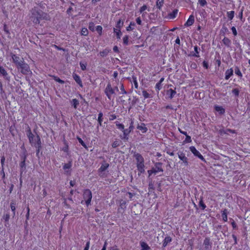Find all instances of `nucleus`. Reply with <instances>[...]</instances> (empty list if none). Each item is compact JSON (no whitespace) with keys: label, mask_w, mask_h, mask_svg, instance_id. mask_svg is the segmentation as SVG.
Wrapping results in <instances>:
<instances>
[{"label":"nucleus","mask_w":250,"mask_h":250,"mask_svg":"<svg viewBox=\"0 0 250 250\" xmlns=\"http://www.w3.org/2000/svg\"><path fill=\"white\" fill-rule=\"evenodd\" d=\"M30 19L35 24H39L42 20H47L48 16L46 13L38 7H34L30 10Z\"/></svg>","instance_id":"nucleus-1"},{"label":"nucleus","mask_w":250,"mask_h":250,"mask_svg":"<svg viewBox=\"0 0 250 250\" xmlns=\"http://www.w3.org/2000/svg\"><path fill=\"white\" fill-rule=\"evenodd\" d=\"M16 67L23 75H27L31 72L29 65L25 63L24 61L20 63Z\"/></svg>","instance_id":"nucleus-2"},{"label":"nucleus","mask_w":250,"mask_h":250,"mask_svg":"<svg viewBox=\"0 0 250 250\" xmlns=\"http://www.w3.org/2000/svg\"><path fill=\"white\" fill-rule=\"evenodd\" d=\"M83 196L87 207L89 206L91 204L92 198L91 191L89 189H84L83 192Z\"/></svg>","instance_id":"nucleus-3"},{"label":"nucleus","mask_w":250,"mask_h":250,"mask_svg":"<svg viewBox=\"0 0 250 250\" xmlns=\"http://www.w3.org/2000/svg\"><path fill=\"white\" fill-rule=\"evenodd\" d=\"M162 164L160 162H157L155 164V167L150 170H148L147 172L150 176L152 173L156 174L158 172H163V169L162 167Z\"/></svg>","instance_id":"nucleus-4"},{"label":"nucleus","mask_w":250,"mask_h":250,"mask_svg":"<svg viewBox=\"0 0 250 250\" xmlns=\"http://www.w3.org/2000/svg\"><path fill=\"white\" fill-rule=\"evenodd\" d=\"M134 129V126H133V122L131 121L130 124V126L127 129H125V130H124V134L123 136L120 135V138L124 140L125 141H128V135L130 133L131 131H132Z\"/></svg>","instance_id":"nucleus-5"},{"label":"nucleus","mask_w":250,"mask_h":250,"mask_svg":"<svg viewBox=\"0 0 250 250\" xmlns=\"http://www.w3.org/2000/svg\"><path fill=\"white\" fill-rule=\"evenodd\" d=\"M27 154L26 153V151L21 156V161L20 163V172L21 174L26 169L25 161L27 158Z\"/></svg>","instance_id":"nucleus-6"},{"label":"nucleus","mask_w":250,"mask_h":250,"mask_svg":"<svg viewBox=\"0 0 250 250\" xmlns=\"http://www.w3.org/2000/svg\"><path fill=\"white\" fill-rule=\"evenodd\" d=\"M104 93L109 100L111 99V95L115 94L114 89L112 87L110 83L106 86L104 89Z\"/></svg>","instance_id":"nucleus-7"},{"label":"nucleus","mask_w":250,"mask_h":250,"mask_svg":"<svg viewBox=\"0 0 250 250\" xmlns=\"http://www.w3.org/2000/svg\"><path fill=\"white\" fill-rule=\"evenodd\" d=\"M29 143L32 146H38V145H42L41 138L37 134L35 138L31 139Z\"/></svg>","instance_id":"nucleus-8"},{"label":"nucleus","mask_w":250,"mask_h":250,"mask_svg":"<svg viewBox=\"0 0 250 250\" xmlns=\"http://www.w3.org/2000/svg\"><path fill=\"white\" fill-rule=\"evenodd\" d=\"M189 149L191 151V152L194 154V155L196 157H197L199 158L200 160L204 162H206L205 159L203 157V156L201 154V153L198 151L196 148L193 146H191L189 147Z\"/></svg>","instance_id":"nucleus-9"},{"label":"nucleus","mask_w":250,"mask_h":250,"mask_svg":"<svg viewBox=\"0 0 250 250\" xmlns=\"http://www.w3.org/2000/svg\"><path fill=\"white\" fill-rule=\"evenodd\" d=\"M11 57L12 58L13 62L15 63L16 66H17L20 64V63L24 61L23 58H20L19 56L13 53H11Z\"/></svg>","instance_id":"nucleus-10"},{"label":"nucleus","mask_w":250,"mask_h":250,"mask_svg":"<svg viewBox=\"0 0 250 250\" xmlns=\"http://www.w3.org/2000/svg\"><path fill=\"white\" fill-rule=\"evenodd\" d=\"M5 157L3 156L1 158V170L0 171V174L2 175V179L3 181V182L5 184V174L4 171V162H5Z\"/></svg>","instance_id":"nucleus-11"},{"label":"nucleus","mask_w":250,"mask_h":250,"mask_svg":"<svg viewBox=\"0 0 250 250\" xmlns=\"http://www.w3.org/2000/svg\"><path fill=\"white\" fill-rule=\"evenodd\" d=\"M109 166V165L107 163H104L102 164L101 167L98 169L99 175L100 177H104L103 172Z\"/></svg>","instance_id":"nucleus-12"},{"label":"nucleus","mask_w":250,"mask_h":250,"mask_svg":"<svg viewBox=\"0 0 250 250\" xmlns=\"http://www.w3.org/2000/svg\"><path fill=\"white\" fill-rule=\"evenodd\" d=\"M134 156L135 157L137 161V164H144V159L140 153H134Z\"/></svg>","instance_id":"nucleus-13"},{"label":"nucleus","mask_w":250,"mask_h":250,"mask_svg":"<svg viewBox=\"0 0 250 250\" xmlns=\"http://www.w3.org/2000/svg\"><path fill=\"white\" fill-rule=\"evenodd\" d=\"M0 74H1L4 78L8 81H10V77L5 69L0 65Z\"/></svg>","instance_id":"nucleus-14"},{"label":"nucleus","mask_w":250,"mask_h":250,"mask_svg":"<svg viewBox=\"0 0 250 250\" xmlns=\"http://www.w3.org/2000/svg\"><path fill=\"white\" fill-rule=\"evenodd\" d=\"M137 128L141 131L143 133H146L148 130L147 128L146 127V125L143 123L138 124Z\"/></svg>","instance_id":"nucleus-15"},{"label":"nucleus","mask_w":250,"mask_h":250,"mask_svg":"<svg viewBox=\"0 0 250 250\" xmlns=\"http://www.w3.org/2000/svg\"><path fill=\"white\" fill-rule=\"evenodd\" d=\"M179 158L182 160L183 163L185 164V165L188 166V158L187 157H186L185 154L183 152H180L178 153Z\"/></svg>","instance_id":"nucleus-16"},{"label":"nucleus","mask_w":250,"mask_h":250,"mask_svg":"<svg viewBox=\"0 0 250 250\" xmlns=\"http://www.w3.org/2000/svg\"><path fill=\"white\" fill-rule=\"evenodd\" d=\"M17 203L15 200H12L10 203V208L13 213V217L14 218L16 214Z\"/></svg>","instance_id":"nucleus-17"},{"label":"nucleus","mask_w":250,"mask_h":250,"mask_svg":"<svg viewBox=\"0 0 250 250\" xmlns=\"http://www.w3.org/2000/svg\"><path fill=\"white\" fill-rule=\"evenodd\" d=\"M26 132L27 136L28 137L29 141H31V139L35 138L36 136L32 133L31 130L28 125L26 128Z\"/></svg>","instance_id":"nucleus-18"},{"label":"nucleus","mask_w":250,"mask_h":250,"mask_svg":"<svg viewBox=\"0 0 250 250\" xmlns=\"http://www.w3.org/2000/svg\"><path fill=\"white\" fill-rule=\"evenodd\" d=\"M194 22V17L191 15L189 16L188 19V20L187 22L185 23V26H187V27L190 26L193 24Z\"/></svg>","instance_id":"nucleus-19"},{"label":"nucleus","mask_w":250,"mask_h":250,"mask_svg":"<svg viewBox=\"0 0 250 250\" xmlns=\"http://www.w3.org/2000/svg\"><path fill=\"white\" fill-rule=\"evenodd\" d=\"M203 245L204 246V248L206 250H208L210 247H211V243L210 241V239L208 237H206L203 243Z\"/></svg>","instance_id":"nucleus-20"},{"label":"nucleus","mask_w":250,"mask_h":250,"mask_svg":"<svg viewBox=\"0 0 250 250\" xmlns=\"http://www.w3.org/2000/svg\"><path fill=\"white\" fill-rule=\"evenodd\" d=\"M73 78L76 82L81 86H83V83L80 76L76 73L73 74Z\"/></svg>","instance_id":"nucleus-21"},{"label":"nucleus","mask_w":250,"mask_h":250,"mask_svg":"<svg viewBox=\"0 0 250 250\" xmlns=\"http://www.w3.org/2000/svg\"><path fill=\"white\" fill-rule=\"evenodd\" d=\"M176 93V92L175 90L172 89H170L167 90L166 92L167 95L168 96V98L170 99H172L174 97Z\"/></svg>","instance_id":"nucleus-22"},{"label":"nucleus","mask_w":250,"mask_h":250,"mask_svg":"<svg viewBox=\"0 0 250 250\" xmlns=\"http://www.w3.org/2000/svg\"><path fill=\"white\" fill-rule=\"evenodd\" d=\"M214 109L216 111L219 112L221 115L224 114L225 112V109L221 106L216 105L214 106Z\"/></svg>","instance_id":"nucleus-23"},{"label":"nucleus","mask_w":250,"mask_h":250,"mask_svg":"<svg viewBox=\"0 0 250 250\" xmlns=\"http://www.w3.org/2000/svg\"><path fill=\"white\" fill-rule=\"evenodd\" d=\"M233 73V70L232 68L228 69L225 73V79L228 80L232 75Z\"/></svg>","instance_id":"nucleus-24"},{"label":"nucleus","mask_w":250,"mask_h":250,"mask_svg":"<svg viewBox=\"0 0 250 250\" xmlns=\"http://www.w3.org/2000/svg\"><path fill=\"white\" fill-rule=\"evenodd\" d=\"M222 42L224 43V44L227 46L228 47H230L231 42L230 40H229L228 38L226 37H224V38L222 40Z\"/></svg>","instance_id":"nucleus-25"},{"label":"nucleus","mask_w":250,"mask_h":250,"mask_svg":"<svg viewBox=\"0 0 250 250\" xmlns=\"http://www.w3.org/2000/svg\"><path fill=\"white\" fill-rule=\"evenodd\" d=\"M137 167L138 170L140 172V173H139V175H140L141 173H144V172H145V169H144L145 165H144V164H137Z\"/></svg>","instance_id":"nucleus-26"},{"label":"nucleus","mask_w":250,"mask_h":250,"mask_svg":"<svg viewBox=\"0 0 250 250\" xmlns=\"http://www.w3.org/2000/svg\"><path fill=\"white\" fill-rule=\"evenodd\" d=\"M2 219L4 220L5 222V226L7 227V225H9V220L10 219V215L9 213H6L5 214H4Z\"/></svg>","instance_id":"nucleus-27"},{"label":"nucleus","mask_w":250,"mask_h":250,"mask_svg":"<svg viewBox=\"0 0 250 250\" xmlns=\"http://www.w3.org/2000/svg\"><path fill=\"white\" fill-rule=\"evenodd\" d=\"M171 238L170 236H167L166 237L163 241V246L166 247L167 245L171 241Z\"/></svg>","instance_id":"nucleus-28"},{"label":"nucleus","mask_w":250,"mask_h":250,"mask_svg":"<svg viewBox=\"0 0 250 250\" xmlns=\"http://www.w3.org/2000/svg\"><path fill=\"white\" fill-rule=\"evenodd\" d=\"M194 50L195 53H194V54H192L193 55V57L199 58L200 57L199 51V50H200V48H199L197 45H195L194 47Z\"/></svg>","instance_id":"nucleus-29"},{"label":"nucleus","mask_w":250,"mask_h":250,"mask_svg":"<svg viewBox=\"0 0 250 250\" xmlns=\"http://www.w3.org/2000/svg\"><path fill=\"white\" fill-rule=\"evenodd\" d=\"M199 206L202 210H204L206 208V205L204 203L203 197H200L199 202Z\"/></svg>","instance_id":"nucleus-30"},{"label":"nucleus","mask_w":250,"mask_h":250,"mask_svg":"<svg viewBox=\"0 0 250 250\" xmlns=\"http://www.w3.org/2000/svg\"><path fill=\"white\" fill-rule=\"evenodd\" d=\"M177 13H178V10L174 9L171 13H170L168 14V16L170 19H173L176 17Z\"/></svg>","instance_id":"nucleus-31"},{"label":"nucleus","mask_w":250,"mask_h":250,"mask_svg":"<svg viewBox=\"0 0 250 250\" xmlns=\"http://www.w3.org/2000/svg\"><path fill=\"white\" fill-rule=\"evenodd\" d=\"M140 244L142 248V250H149L150 249V247L146 242H141Z\"/></svg>","instance_id":"nucleus-32"},{"label":"nucleus","mask_w":250,"mask_h":250,"mask_svg":"<svg viewBox=\"0 0 250 250\" xmlns=\"http://www.w3.org/2000/svg\"><path fill=\"white\" fill-rule=\"evenodd\" d=\"M71 103L72 104V105L74 107V108L76 109L77 108V106L79 104V102L78 100L76 99H73L71 101Z\"/></svg>","instance_id":"nucleus-33"},{"label":"nucleus","mask_w":250,"mask_h":250,"mask_svg":"<svg viewBox=\"0 0 250 250\" xmlns=\"http://www.w3.org/2000/svg\"><path fill=\"white\" fill-rule=\"evenodd\" d=\"M124 25V21L121 20H119L116 23V28L120 30Z\"/></svg>","instance_id":"nucleus-34"},{"label":"nucleus","mask_w":250,"mask_h":250,"mask_svg":"<svg viewBox=\"0 0 250 250\" xmlns=\"http://www.w3.org/2000/svg\"><path fill=\"white\" fill-rule=\"evenodd\" d=\"M223 220L224 222H227L228 220L227 217V209H224L222 213Z\"/></svg>","instance_id":"nucleus-35"},{"label":"nucleus","mask_w":250,"mask_h":250,"mask_svg":"<svg viewBox=\"0 0 250 250\" xmlns=\"http://www.w3.org/2000/svg\"><path fill=\"white\" fill-rule=\"evenodd\" d=\"M110 50L105 49L102 51L100 52V56L102 57H105L107 55L108 53L110 52Z\"/></svg>","instance_id":"nucleus-36"},{"label":"nucleus","mask_w":250,"mask_h":250,"mask_svg":"<svg viewBox=\"0 0 250 250\" xmlns=\"http://www.w3.org/2000/svg\"><path fill=\"white\" fill-rule=\"evenodd\" d=\"M103 113L100 112L98 114V124L100 126H101L102 125V123L103 121Z\"/></svg>","instance_id":"nucleus-37"},{"label":"nucleus","mask_w":250,"mask_h":250,"mask_svg":"<svg viewBox=\"0 0 250 250\" xmlns=\"http://www.w3.org/2000/svg\"><path fill=\"white\" fill-rule=\"evenodd\" d=\"M121 141L119 140H116L115 141H114L113 142V143H112V146L113 147V148H116L118 146H120V144H121Z\"/></svg>","instance_id":"nucleus-38"},{"label":"nucleus","mask_w":250,"mask_h":250,"mask_svg":"<svg viewBox=\"0 0 250 250\" xmlns=\"http://www.w3.org/2000/svg\"><path fill=\"white\" fill-rule=\"evenodd\" d=\"M77 139L78 142H79V143H80L83 147H84L86 149H88L87 146L86 145L85 143L82 140V139L80 137L77 136Z\"/></svg>","instance_id":"nucleus-39"},{"label":"nucleus","mask_w":250,"mask_h":250,"mask_svg":"<svg viewBox=\"0 0 250 250\" xmlns=\"http://www.w3.org/2000/svg\"><path fill=\"white\" fill-rule=\"evenodd\" d=\"M114 32L115 33H116L117 38L120 39L121 38V36L122 34L120 30L114 28Z\"/></svg>","instance_id":"nucleus-40"},{"label":"nucleus","mask_w":250,"mask_h":250,"mask_svg":"<svg viewBox=\"0 0 250 250\" xmlns=\"http://www.w3.org/2000/svg\"><path fill=\"white\" fill-rule=\"evenodd\" d=\"M116 125L117 126V128L121 130H122L124 132V130H125L124 125L119 123L118 122H115Z\"/></svg>","instance_id":"nucleus-41"},{"label":"nucleus","mask_w":250,"mask_h":250,"mask_svg":"<svg viewBox=\"0 0 250 250\" xmlns=\"http://www.w3.org/2000/svg\"><path fill=\"white\" fill-rule=\"evenodd\" d=\"M234 15V11H231L227 12V17L229 20H232Z\"/></svg>","instance_id":"nucleus-42"},{"label":"nucleus","mask_w":250,"mask_h":250,"mask_svg":"<svg viewBox=\"0 0 250 250\" xmlns=\"http://www.w3.org/2000/svg\"><path fill=\"white\" fill-rule=\"evenodd\" d=\"M72 167V162L69 161L68 163L64 164L63 166V169L66 170V169H69Z\"/></svg>","instance_id":"nucleus-43"},{"label":"nucleus","mask_w":250,"mask_h":250,"mask_svg":"<svg viewBox=\"0 0 250 250\" xmlns=\"http://www.w3.org/2000/svg\"><path fill=\"white\" fill-rule=\"evenodd\" d=\"M235 73L240 77H242V73L241 72L238 67L236 66L234 69Z\"/></svg>","instance_id":"nucleus-44"},{"label":"nucleus","mask_w":250,"mask_h":250,"mask_svg":"<svg viewBox=\"0 0 250 250\" xmlns=\"http://www.w3.org/2000/svg\"><path fill=\"white\" fill-rule=\"evenodd\" d=\"M52 77L53 78V79L55 81H56V82H58V83H60L61 84H63L64 83V81L60 79L59 78H58L57 76H55L53 75V76H52Z\"/></svg>","instance_id":"nucleus-45"},{"label":"nucleus","mask_w":250,"mask_h":250,"mask_svg":"<svg viewBox=\"0 0 250 250\" xmlns=\"http://www.w3.org/2000/svg\"><path fill=\"white\" fill-rule=\"evenodd\" d=\"M164 3V0H157L156 2V6L159 9L163 6Z\"/></svg>","instance_id":"nucleus-46"},{"label":"nucleus","mask_w":250,"mask_h":250,"mask_svg":"<svg viewBox=\"0 0 250 250\" xmlns=\"http://www.w3.org/2000/svg\"><path fill=\"white\" fill-rule=\"evenodd\" d=\"M88 34V31L87 28H83L81 30V34L83 36H87Z\"/></svg>","instance_id":"nucleus-47"},{"label":"nucleus","mask_w":250,"mask_h":250,"mask_svg":"<svg viewBox=\"0 0 250 250\" xmlns=\"http://www.w3.org/2000/svg\"><path fill=\"white\" fill-rule=\"evenodd\" d=\"M103 28L101 26L98 25L96 28V30L99 33V35H101L102 34Z\"/></svg>","instance_id":"nucleus-48"},{"label":"nucleus","mask_w":250,"mask_h":250,"mask_svg":"<svg viewBox=\"0 0 250 250\" xmlns=\"http://www.w3.org/2000/svg\"><path fill=\"white\" fill-rule=\"evenodd\" d=\"M128 38L129 37L127 35H125L123 38V43L125 45H127L128 43Z\"/></svg>","instance_id":"nucleus-49"},{"label":"nucleus","mask_w":250,"mask_h":250,"mask_svg":"<svg viewBox=\"0 0 250 250\" xmlns=\"http://www.w3.org/2000/svg\"><path fill=\"white\" fill-rule=\"evenodd\" d=\"M239 90L237 88H234L232 90V93L236 96L238 97L239 94Z\"/></svg>","instance_id":"nucleus-50"},{"label":"nucleus","mask_w":250,"mask_h":250,"mask_svg":"<svg viewBox=\"0 0 250 250\" xmlns=\"http://www.w3.org/2000/svg\"><path fill=\"white\" fill-rule=\"evenodd\" d=\"M39 146H34L36 148V156L39 157V154L42 148V145H38Z\"/></svg>","instance_id":"nucleus-51"},{"label":"nucleus","mask_w":250,"mask_h":250,"mask_svg":"<svg viewBox=\"0 0 250 250\" xmlns=\"http://www.w3.org/2000/svg\"><path fill=\"white\" fill-rule=\"evenodd\" d=\"M132 80H133V83L134 84L135 88H138V83H137V81L136 77L134 76H132Z\"/></svg>","instance_id":"nucleus-52"},{"label":"nucleus","mask_w":250,"mask_h":250,"mask_svg":"<svg viewBox=\"0 0 250 250\" xmlns=\"http://www.w3.org/2000/svg\"><path fill=\"white\" fill-rule=\"evenodd\" d=\"M198 3L201 6H204L205 5H207V2L206 0H198Z\"/></svg>","instance_id":"nucleus-53"},{"label":"nucleus","mask_w":250,"mask_h":250,"mask_svg":"<svg viewBox=\"0 0 250 250\" xmlns=\"http://www.w3.org/2000/svg\"><path fill=\"white\" fill-rule=\"evenodd\" d=\"M162 83L158 82L156 83V86H155L156 90L158 91L162 88Z\"/></svg>","instance_id":"nucleus-54"},{"label":"nucleus","mask_w":250,"mask_h":250,"mask_svg":"<svg viewBox=\"0 0 250 250\" xmlns=\"http://www.w3.org/2000/svg\"><path fill=\"white\" fill-rule=\"evenodd\" d=\"M89 29L92 31H94L95 30V24L93 22H91L89 23Z\"/></svg>","instance_id":"nucleus-55"},{"label":"nucleus","mask_w":250,"mask_h":250,"mask_svg":"<svg viewBox=\"0 0 250 250\" xmlns=\"http://www.w3.org/2000/svg\"><path fill=\"white\" fill-rule=\"evenodd\" d=\"M142 94L144 98L146 99L149 97L150 95L146 90H143Z\"/></svg>","instance_id":"nucleus-56"},{"label":"nucleus","mask_w":250,"mask_h":250,"mask_svg":"<svg viewBox=\"0 0 250 250\" xmlns=\"http://www.w3.org/2000/svg\"><path fill=\"white\" fill-rule=\"evenodd\" d=\"M186 139L184 141L185 143H190L191 142V139L190 136H188V134H187Z\"/></svg>","instance_id":"nucleus-57"},{"label":"nucleus","mask_w":250,"mask_h":250,"mask_svg":"<svg viewBox=\"0 0 250 250\" xmlns=\"http://www.w3.org/2000/svg\"><path fill=\"white\" fill-rule=\"evenodd\" d=\"M120 89L122 91V93L124 94H127V92L125 91V88H124V84L123 83H121V88H120Z\"/></svg>","instance_id":"nucleus-58"},{"label":"nucleus","mask_w":250,"mask_h":250,"mask_svg":"<svg viewBox=\"0 0 250 250\" xmlns=\"http://www.w3.org/2000/svg\"><path fill=\"white\" fill-rule=\"evenodd\" d=\"M3 30L4 31V32L7 34H10V32L9 31V30L8 29V27L6 25V24H4V26H3Z\"/></svg>","instance_id":"nucleus-59"},{"label":"nucleus","mask_w":250,"mask_h":250,"mask_svg":"<svg viewBox=\"0 0 250 250\" xmlns=\"http://www.w3.org/2000/svg\"><path fill=\"white\" fill-rule=\"evenodd\" d=\"M147 6L146 5H144L140 9V13H143L145 10H146L147 9Z\"/></svg>","instance_id":"nucleus-60"},{"label":"nucleus","mask_w":250,"mask_h":250,"mask_svg":"<svg viewBox=\"0 0 250 250\" xmlns=\"http://www.w3.org/2000/svg\"><path fill=\"white\" fill-rule=\"evenodd\" d=\"M64 202H63V206L64 207H65V208H70V206L69 205H68L67 202H66V199H64Z\"/></svg>","instance_id":"nucleus-61"},{"label":"nucleus","mask_w":250,"mask_h":250,"mask_svg":"<svg viewBox=\"0 0 250 250\" xmlns=\"http://www.w3.org/2000/svg\"><path fill=\"white\" fill-rule=\"evenodd\" d=\"M231 29L232 30L233 34L234 36H236L237 34V31H236V29L235 27L234 26H233V27H231Z\"/></svg>","instance_id":"nucleus-62"},{"label":"nucleus","mask_w":250,"mask_h":250,"mask_svg":"<svg viewBox=\"0 0 250 250\" xmlns=\"http://www.w3.org/2000/svg\"><path fill=\"white\" fill-rule=\"evenodd\" d=\"M203 66L204 67H205L206 69H208V64L207 62L204 61L203 62Z\"/></svg>","instance_id":"nucleus-63"},{"label":"nucleus","mask_w":250,"mask_h":250,"mask_svg":"<svg viewBox=\"0 0 250 250\" xmlns=\"http://www.w3.org/2000/svg\"><path fill=\"white\" fill-rule=\"evenodd\" d=\"M89 246H90V242L87 241L86 243L85 247L84 249V250H88L89 248Z\"/></svg>","instance_id":"nucleus-64"}]
</instances>
